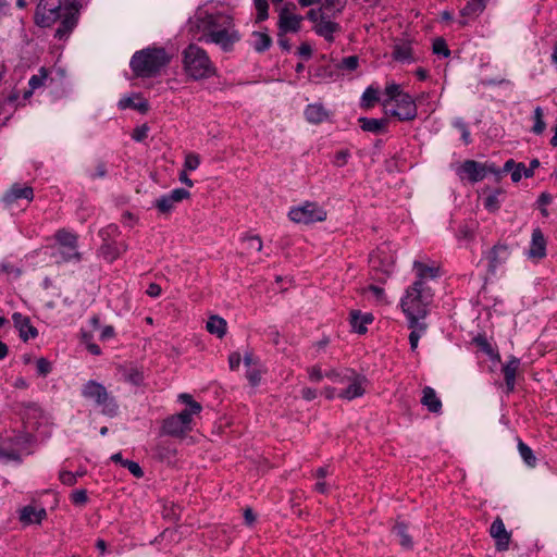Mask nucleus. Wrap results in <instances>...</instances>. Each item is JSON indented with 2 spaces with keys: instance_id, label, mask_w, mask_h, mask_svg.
<instances>
[{
  "instance_id": "30",
  "label": "nucleus",
  "mask_w": 557,
  "mask_h": 557,
  "mask_svg": "<svg viewBox=\"0 0 557 557\" xmlns=\"http://www.w3.org/2000/svg\"><path fill=\"white\" fill-rule=\"evenodd\" d=\"M372 321L373 315L371 313L362 314L360 311H351L350 313V324L352 329L359 334L366 333V325L372 323Z\"/></svg>"
},
{
  "instance_id": "29",
  "label": "nucleus",
  "mask_w": 557,
  "mask_h": 557,
  "mask_svg": "<svg viewBox=\"0 0 557 557\" xmlns=\"http://www.w3.org/2000/svg\"><path fill=\"white\" fill-rule=\"evenodd\" d=\"M119 108L122 110L132 108L140 113H146L149 110V103L147 100L143 99L140 96L136 95V97H125L119 101Z\"/></svg>"
},
{
  "instance_id": "48",
  "label": "nucleus",
  "mask_w": 557,
  "mask_h": 557,
  "mask_svg": "<svg viewBox=\"0 0 557 557\" xmlns=\"http://www.w3.org/2000/svg\"><path fill=\"white\" fill-rule=\"evenodd\" d=\"M433 53L437 55H443L444 58H448L450 55V50L447 47V44L444 38L438 37L433 41Z\"/></svg>"
},
{
  "instance_id": "3",
  "label": "nucleus",
  "mask_w": 557,
  "mask_h": 557,
  "mask_svg": "<svg viewBox=\"0 0 557 557\" xmlns=\"http://www.w3.org/2000/svg\"><path fill=\"white\" fill-rule=\"evenodd\" d=\"M171 62V55L162 47H148L136 51L129 66L136 77L151 78L158 76Z\"/></svg>"
},
{
  "instance_id": "56",
  "label": "nucleus",
  "mask_w": 557,
  "mask_h": 557,
  "mask_svg": "<svg viewBox=\"0 0 557 557\" xmlns=\"http://www.w3.org/2000/svg\"><path fill=\"white\" fill-rule=\"evenodd\" d=\"M123 467L126 468L135 478H143L144 471L140 468V466L132 460H125L123 461Z\"/></svg>"
},
{
  "instance_id": "11",
  "label": "nucleus",
  "mask_w": 557,
  "mask_h": 557,
  "mask_svg": "<svg viewBox=\"0 0 557 557\" xmlns=\"http://www.w3.org/2000/svg\"><path fill=\"white\" fill-rule=\"evenodd\" d=\"M392 116L399 121H412L418 115V108L414 100L408 94L400 95L395 101V108L389 110Z\"/></svg>"
},
{
  "instance_id": "57",
  "label": "nucleus",
  "mask_w": 557,
  "mask_h": 557,
  "mask_svg": "<svg viewBox=\"0 0 557 557\" xmlns=\"http://www.w3.org/2000/svg\"><path fill=\"white\" fill-rule=\"evenodd\" d=\"M199 164H200V158L198 154L188 153L185 157L184 166L186 170L194 171L199 166Z\"/></svg>"
},
{
  "instance_id": "55",
  "label": "nucleus",
  "mask_w": 557,
  "mask_h": 557,
  "mask_svg": "<svg viewBox=\"0 0 557 557\" xmlns=\"http://www.w3.org/2000/svg\"><path fill=\"white\" fill-rule=\"evenodd\" d=\"M148 133L149 126L147 124H143L133 131L132 138L135 141L141 143L148 137Z\"/></svg>"
},
{
  "instance_id": "9",
  "label": "nucleus",
  "mask_w": 557,
  "mask_h": 557,
  "mask_svg": "<svg viewBox=\"0 0 557 557\" xmlns=\"http://www.w3.org/2000/svg\"><path fill=\"white\" fill-rule=\"evenodd\" d=\"M193 417L187 411H181L163 421L162 431L171 436L181 437L191 431Z\"/></svg>"
},
{
  "instance_id": "60",
  "label": "nucleus",
  "mask_w": 557,
  "mask_h": 557,
  "mask_svg": "<svg viewBox=\"0 0 557 557\" xmlns=\"http://www.w3.org/2000/svg\"><path fill=\"white\" fill-rule=\"evenodd\" d=\"M246 377L252 386H257L261 381V372L257 368L248 369Z\"/></svg>"
},
{
  "instance_id": "24",
  "label": "nucleus",
  "mask_w": 557,
  "mask_h": 557,
  "mask_svg": "<svg viewBox=\"0 0 557 557\" xmlns=\"http://www.w3.org/2000/svg\"><path fill=\"white\" fill-rule=\"evenodd\" d=\"M46 517L47 511L45 508H37L30 505L25 506L20 512V520L24 524H40Z\"/></svg>"
},
{
  "instance_id": "13",
  "label": "nucleus",
  "mask_w": 557,
  "mask_h": 557,
  "mask_svg": "<svg viewBox=\"0 0 557 557\" xmlns=\"http://www.w3.org/2000/svg\"><path fill=\"white\" fill-rule=\"evenodd\" d=\"M348 376L349 380H346L348 386L338 394V397L347 400L361 397L366 392L364 385L368 382L366 376L357 374L355 371L348 374Z\"/></svg>"
},
{
  "instance_id": "35",
  "label": "nucleus",
  "mask_w": 557,
  "mask_h": 557,
  "mask_svg": "<svg viewBox=\"0 0 557 557\" xmlns=\"http://www.w3.org/2000/svg\"><path fill=\"white\" fill-rule=\"evenodd\" d=\"M252 37V47L257 52H264L271 47L272 39L268 34L262 32H253Z\"/></svg>"
},
{
  "instance_id": "10",
  "label": "nucleus",
  "mask_w": 557,
  "mask_h": 557,
  "mask_svg": "<svg viewBox=\"0 0 557 557\" xmlns=\"http://www.w3.org/2000/svg\"><path fill=\"white\" fill-rule=\"evenodd\" d=\"M296 9V5L292 2L286 3L278 13V32L281 34L287 33H297L300 30L301 22L304 16L294 14L293 10Z\"/></svg>"
},
{
  "instance_id": "39",
  "label": "nucleus",
  "mask_w": 557,
  "mask_h": 557,
  "mask_svg": "<svg viewBox=\"0 0 557 557\" xmlns=\"http://www.w3.org/2000/svg\"><path fill=\"white\" fill-rule=\"evenodd\" d=\"M178 399L188 406V408L183 411H187L191 417L198 414L202 409L201 405L195 401L189 394H180Z\"/></svg>"
},
{
  "instance_id": "12",
  "label": "nucleus",
  "mask_w": 557,
  "mask_h": 557,
  "mask_svg": "<svg viewBox=\"0 0 557 557\" xmlns=\"http://www.w3.org/2000/svg\"><path fill=\"white\" fill-rule=\"evenodd\" d=\"M190 197V193L185 188H175L170 194L156 199L154 207L162 214L170 213L176 203Z\"/></svg>"
},
{
  "instance_id": "38",
  "label": "nucleus",
  "mask_w": 557,
  "mask_h": 557,
  "mask_svg": "<svg viewBox=\"0 0 557 557\" xmlns=\"http://www.w3.org/2000/svg\"><path fill=\"white\" fill-rule=\"evenodd\" d=\"M518 450H519L521 458L528 466H530V467L535 466L536 458H535L532 449L525 443H523L521 440H519V442H518Z\"/></svg>"
},
{
  "instance_id": "42",
  "label": "nucleus",
  "mask_w": 557,
  "mask_h": 557,
  "mask_svg": "<svg viewBox=\"0 0 557 557\" xmlns=\"http://www.w3.org/2000/svg\"><path fill=\"white\" fill-rule=\"evenodd\" d=\"M124 380L133 385H140L144 381L143 372L135 367H132L124 371Z\"/></svg>"
},
{
  "instance_id": "8",
  "label": "nucleus",
  "mask_w": 557,
  "mask_h": 557,
  "mask_svg": "<svg viewBox=\"0 0 557 557\" xmlns=\"http://www.w3.org/2000/svg\"><path fill=\"white\" fill-rule=\"evenodd\" d=\"M288 216L296 223L310 224L324 221L326 212L314 202H306L302 206L292 208Z\"/></svg>"
},
{
  "instance_id": "5",
  "label": "nucleus",
  "mask_w": 557,
  "mask_h": 557,
  "mask_svg": "<svg viewBox=\"0 0 557 557\" xmlns=\"http://www.w3.org/2000/svg\"><path fill=\"white\" fill-rule=\"evenodd\" d=\"M183 66L186 74L194 79H202L215 74V67L207 51L190 44L183 51Z\"/></svg>"
},
{
  "instance_id": "41",
  "label": "nucleus",
  "mask_w": 557,
  "mask_h": 557,
  "mask_svg": "<svg viewBox=\"0 0 557 557\" xmlns=\"http://www.w3.org/2000/svg\"><path fill=\"white\" fill-rule=\"evenodd\" d=\"M543 109L541 107H536L533 113L534 125L532 127V132L536 135L542 134L546 128V124L543 120Z\"/></svg>"
},
{
  "instance_id": "7",
  "label": "nucleus",
  "mask_w": 557,
  "mask_h": 557,
  "mask_svg": "<svg viewBox=\"0 0 557 557\" xmlns=\"http://www.w3.org/2000/svg\"><path fill=\"white\" fill-rule=\"evenodd\" d=\"M55 239L59 244L58 253L61 262H79L82 253L77 250V235L61 228L55 233Z\"/></svg>"
},
{
  "instance_id": "15",
  "label": "nucleus",
  "mask_w": 557,
  "mask_h": 557,
  "mask_svg": "<svg viewBox=\"0 0 557 557\" xmlns=\"http://www.w3.org/2000/svg\"><path fill=\"white\" fill-rule=\"evenodd\" d=\"M488 166L474 160H466L460 166V173L465 174L471 183H476L490 173Z\"/></svg>"
},
{
  "instance_id": "33",
  "label": "nucleus",
  "mask_w": 557,
  "mask_h": 557,
  "mask_svg": "<svg viewBox=\"0 0 557 557\" xmlns=\"http://www.w3.org/2000/svg\"><path fill=\"white\" fill-rule=\"evenodd\" d=\"M226 321L218 315H212L209 318L207 322V331L210 334L216 335L219 338H222L226 334Z\"/></svg>"
},
{
  "instance_id": "47",
  "label": "nucleus",
  "mask_w": 557,
  "mask_h": 557,
  "mask_svg": "<svg viewBox=\"0 0 557 557\" xmlns=\"http://www.w3.org/2000/svg\"><path fill=\"white\" fill-rule=\"evenodd\" d=\"M385 94L388 96V100L383 101V106L386 108L391 101H396L397 98H400V95H404L400 90V86L397 84L387 85L385 88Z\"/></svg>"
},
{
  "instance_id": "46",
  "label": "nucleus",
  "mask_w": 557,
  "mask_h": 557,
  "mask_svg": "<svg viewBox=\"0 0 557 557\" xmlns=\"http://www.w3.org/2000/svg\"><path fill=\"white\" fill-rule=\"evenodd\" d=\"M502 195V190H495L493 194L488 195L484 200V207L492 212L498 210L500 206L499 196Z\"/></svg>"
},
{
  "instance_id": "59",
  "label": "nucleus",
  "mask_w": 557,
  "mask_h": 557,
  "mask_svg": "<svg viewBox=\"0 0 557 557\" xmlns=\"http://www.w3.org/2000/svg\"><path fill=\"white\" fill-rule=\"evenodd\" d=\"M36 368L38 374L41 376H46L47 374H49L52 369L51 363L45 358H40L37 360Z\"/></svg>"
},
{
  "instance_id": "36",
  "label": "nucleus",
  "mask_w": 557,
  "mask_h": 557,
  "mask_svg": "<svg viewBox=\"0 0 557 557\" xmlns=\"http://www.w3.org/2000/svg\"><path fill=\"white\" fill-rule=\"evenodd\" d=\"M413 269L417 272V280L416 281H423L425 277H436L438 269L434 267H428L423 264L420 261L413 262Z\"/></svg>"
},
{
  "instance_id": "28",
  "label": "nucleus",
  "mask_w": 557,
  "mask_h": 557,
  "mask_svg": "<svg viewBox=\"0 0 557 557\" xmlns=\"http://www.w3.org/2000/svg\"><path fill=\"white\" fill-rule=\"evenodd\" d=\"M127 246L124 243H104L101 246V253L106 260L109 262H113L116 260L123 252H125Z\"/></svg>"
},
{
  "instance_id": "52",
  "label": "nucleus",
  "mask_w": 557,
  "mask_h": 557,
  "mask_svg": "<svg viewBox=\"0 0 557 557\" xmlns=\"http://www.w3.org/2000/svg\"><path fill=\"white\" fill-rule=\"evenodd\" d=\"M359 59L357 55H349L343 58L341 63L338 64L339 69H345L348 71H355L358 67Z\"/></svg>"
},
{
  "instance_id": "14",
  "label": "nucleus",
  "mask_w": 557,
  "mask_h": 557,
  "mask_svg": "<svg viewBox=\"0 0 557 557\" xmlns=\"http://www.w3.org/2000/svg\"><path fill=\"white\" fill-rule=\"evenodd\" d=\"M490 534L496 542L499 552L507 550L510 543V533L506 530L502 518L497 517L491 524Z\"/></svg>"
},
{
  "instance_id": "23",
  "label": "nucleus",
  "mask_w": 557,
  "mask_h": 557,
  "mask_svg": "<svg viewBox=\"0 0 557 557\" xmlns=\"http://www.w3.org/2000/svg\"><path fill=\"white\" fill-rule=\"evenodd\" d=\"M392 534L397 539L399 545L406 549L411 550L413 548V540L409 533V527L403 521H397L392 528Z\"/></svg>"
},
{
  "instance_id": "31",
  "label": "nucleus",
  "mask_w": 557,
  "mask_h": 557,
  "mask_svg": "<svg viewBox=\"0 0 557 557\" xmlns=\"http://www.w3.org/2000/svg\"><path fill=\"white\" fill-rule=\"evenodd\" d=\"M48 77V70L46 67H40L38 74L33 75L28 81L29 89L25 90L23 94V98L29 99L34 91L44 86L46 79Z\"/></svg>"
},
{
  "instance_id": "16",
  "label": "nucleus",
  "mask_w": 557,
  "mask_h": 557,
  "mask_svg": "<svg viewBox=\"0 0 557 557\" xmlns=\"http://www.w3.org/2000/svg\"><path fill=\"white\" fill-rule=\"evenodd\" d=\"M14 326L18 331L20 337L27 342L30 338L38 336L37 329L30 323V319L20 312H14L12 315Z\"/></svg>"
},
{
  "instance_id": "62",
  "label": "nucleus",
  "mask_w": 557,
  "mask_h": 557,
  "mask_svg": "<svg viewBox=\"0 0 557 557\" xmlns=\"http://www.w3.org/2000/svg\"><path fill=\"white\" fill-rule=\"evenodd\" d=\"M349 151L348 150H339L335 153L334 157V164L338 168H342L346 165L348 158H349Z\"/></svg>"
},
{
  "instance_id": "1",
  "label": "nucleus",
  "mask_w": 557,
  "mask_h": 557,
  "mask_svg": "<svg viewBox=\"0 0 557 557\" xmlns=\"http://www.w3.org/2000/svg\"><path fill=\"white\" fill-rule=\"evenodd\" d=\"M188 32L198 41L214 44L223 51H232L240 40L233 16L222 12H209L199 8L188 20Z\"/></svg>"
},
{
  "instance_id": "34",
  "label": "nucleus",
  "mask_w": 557,
  "mask_h": 557,
  "mask_svg": "<svg viewBox=\"0 0 557 557\" xmlns=\"http://www.w3.org/2000/svg\"><path fill=\"white\" fill-rule=\"evenodd\" d=\"M321 7L330 15V17H336L343 12L347 4V0H320Z\"/></svg>"
},
{
  "instance_id": "21",
  "label": "nucleus",
  "mask_w": 557,
  "mask_h": 557,
  "mask_svg": "<svg viewBox=\"0 0 557 557\" xmlns=\"http://www.w3.org/2000/svg\"><path fill=\"white\" fill-rule=\"evenodd\" d=\"M519 367H520V359L515 356H510L508 362H506L502 368L507 393H511L515 389L516 375L519 370Z\"/></svg>"
},
{
  "instance_id": "53",
  "label": "nucleus",
  "mask_w": 557,
  "mask_h": 557,
  "mask_svg": "<svg viewBox=\"0 0 557 557\" xmlns=\"http://www.w3.org/2000/svg\"><path fill=\"white\" fill-rule=\"evenodd\" d=\"M516 165H517V163L515 162V160L513 159H509V160H507L505 162V164H504L502 170H498L494 165H490L488 166V171H490V173H493V174H496V175H500L503 173H509V172L511 173Z\"/></svg>"
},
{
  "instance_id": "54",
  "label": "nucleus",
  "mask_w": 557,
  "mask_h": 557,
  "mask_svg": "<svg viewBox=\"0 0 557 557\" xmlns=\"http://www.w3.org/2000/svg\"><path fill=\"white\" fill-rule=\"evenodd\" d=\"M71 500L74 505L83 506L88 502L86 490H76L71 494Z\"/></svg>"
},
{
  "instance_id": "51",
  "label": "nucleus",
  "mask_w": 557,
  "mask_h": 557,
  "mask_svg": "<svg viewBox=\"0 0 557 557\" xmlns=\"http://www.w3.org/2000/svg\"><path fill=\"white\" fill-rule=\"evenodd\" d=\"M0 460L21 461V457L16 450L0 446Z\"/></svg>"
},
{
  "instance_id": "58",
  "label": "nucleus",
  "mask_w": 557,
  "mask_h": 557,
  "mask_svg": "<svg viewBox=\"0 0 557 557\" xmlns=\"http://www.w3.org/2000/svg\"><path fill=\"white\" fill-rule=\"evenodd\" d=\"M308 375H309V380L311 382L319 383L322 381L323 377H325V372L324 373L322 372L321 367L313 366L308 369Z\"/></svg>"
},
{
  "instance_id": "50",
  "label": "nucleus",
  "mask_w": 557,
  "mask_h": 557,
  "mask_svg": "<svg viewBox=\"0 0 557 557\" xmlns=\"http://www.w3.org/2000/svg\"><path fill=\"white\" fill-rule=\"evenodd\" d=\"M454 126L460 131L462 141L466 145H469L471 143V135L467 124L461 119H456L454 121Z\"/></svg>"
},
{
  "instance_id": "20",
  "label": "nucleus",
  "mask_w": 557,
  "mask_h": 557,
  "mask_svg": "<svg viewBox=\"0 0 557 557\" xmlns=\"http://www.w3.org/2000/svg\"><path fill=\"white\" fill-rule=\"evenodd\" d=\"M486 0H470L460 11V20L458 23L461 27L468 25L470 18L479 16L485 10Z\"/></svg>"
},
{
  "instance_id": "32",
  "label": "nucleus",
  "mask_w": 557,
  "mask_h": 557,
  "mask_svg": "<svg viewBox=\"0 0 557 557\" xmlns=\"http://www.w3.org/2000/svg\"><path fill=\"white\" fill-rule=\"evenodd\" d=\"M392 55L394 60L399 62H412L414 61L412 57V48L409 42H400L396 44L393 48Z\"/></svg>"
},
{
  "instance_id": "44",
  "label": "nucleus",
  "mask_w": 557,
  "mask_h": 557,
  "mask_svg": "<svg viewBox=\"0 0 557 557\" xmlns=\"http://www.w3.org/2000/svg\"><path fill=\"white\" fill-rule=\"evenodd\" d=\"M257 11V22L265 21L269 17V3L267 0H253Z\"/></svg>"
},
{
  "instance_id": "37",
  "label": "nucleus",
  "mask_w": 557,
  "mask_h": 557,
  "mask_svg": "<svg viewBox=\"0 0 557 557\" xmlns=\"http://www.w3.org/2000/svg\"><path fill=\"white\" fill-rule=\"evenodd\" d=\"M379 101V88L369 86L362 94L361 107L366 109L372 108Z\"/></svg>"
},
{
  "instance_id": "18",
  "label": "nucleus",
  "mask_w": 557,
  "mask_h": 557,
  "mask_svg": "<svg viewBox=\"0 0 557 557\" xmlns=\"http://www.w3.org/2000/svg\"><path fill=\"white\" fill-rule=\"evenodd\" d=\"M34 198V190L30 186H22L20 184H14L12 187L4 194L2 200L5 206L10 207L15 201L20 199H25L27 201H32Z\"/></svg>"
},
{
  "instance_id": "49",
  "label": "nucleus",
  "mask_w": 557,
  "mask_h": 557,
  "mask_svg": "<svg viewBox=\"0 0 557 557\" xmlns=\"http://www.w3.org/2000/svg\"><path fill=\"white\" fill-rule=\"evenodd\" d=\"M323 17H330V15L326 14L322 7L318 9H310L306 13V18L312 22L314 25H317V23H319Z\"/></svg>"
},
{
  "instance_id": "27",
  "label": "nucleus",
  "mask_w": 557,
  "mask_h": 557,
  "mask_svg": "<svg viewBox=\"0 0 557 557\" xmlns=\"http://www.w3.org/2000/svg\"><path fill=\"white\" fill-rule=\"evenodd\" d=\"M421 404L425 406L430 412L440 413L442 411V401L437 397L434 388L430 386L423 388Z\"/></svg>"
},
{
  "instance_id": "45",
  "label": "nucleus",
  "mask_w": 557,
  "mask_h": 557,
  "mask_svg": "<svg viewBox=\"0 0 557 557\" xmlns=\"http://www.w3.org/2000/svg\"><path fill=\"white\" fill-rule=\"evenodd\" d=\"M412 331L409 334V343L411 350H416L418 347L419 339L421 337V333H423L426 329L424 323H419L416 327H411Z\"/></svg>"
},
{
  "instance_id": "22",
  "label": "nucleus",
  "mask_w": 557,
  "mask_h": 557,
  "mask_svg": "<svg viewBox=\"0 0 557 557\" xmlns=\"http://www.w3.org/2000/svg\"><path fill=\"white\" fill-rule=\"evenodd\" d=\"M546 256V240L540 228L532 232L531 245L528 250V257L531 259H542Z\"/></svg>"
},
{
  "instance_id": "17",
  "label": "nucleus",
  "mask_w": 557,
  "mask_h": 557,
  "mask_svg": "<svg viewBox=\"0 0 557 557\" xmlns=\"http://www.w3.org/2000/svg\"><path fill=\"white\" fill-rule=\"evenodd\" d=\"M510 257V248L506 244L495 245L488 252V271L494 273L496 269L504 264Z\"/></svg>"
},
{
  "instance_id": "19",
  "label": "nucleus",
  "mask_w": 557,
  "mask_h": 557,
  "mask_svg": "<svg viewBox=\"0 0 557 557\" xmlns=\"http://www.w3.org/2000/svg\"><path fill=\"white\" fill-rule=\"evenodd\" d=\"M314 33L326 41H334V34L339 33L342 27L338 23L331 21V17H323L317 25H313Z\"/></svg>"
},
{
  "instance_id": "2",
  "label": "nucleus",
  "mask_w": 557,
  "mask_h": 557,
  "mask_svg": "<svg viewBox=\"0 0 557 557\" xmlns=\"http://www.w3.org/2000/svg\"><path fill=\"white\" fill-rule=\"evenodd\" d=\"M81 4L76 0H39L35 12V24L39 27H50L60 22L54 38L67 39L77 25Z\"/></svg>"
},
{
  "instance_id": "25",
  "label": "nucleus",
  "mask_w": 557,
  "mask_h": 557,
  "mask_svg": "<svg viewBox=\"0 0 557 557\" xmlns=\"http://www.w3.org/2000/svg\"><path fill=\"white\" fill-rule=\"evenodd\" d=\"M358 123L363 132L381 134L386 132L388 121L386 119L359 117Z\"/></svg>"
},
{
  "instance_id": "4",
  "label": "nucleus",
  "mask_w": 557,
  "mask_h": 557,
  "mask_svg": "<svg viewBox=\"0 0 557 557\" xmlns=\"http://www.w3.org/2000/svg\"><path fill=\"white\" fill-rule=\"evenodd\" d=\"M432 299L433 293L423 281H414L406 289L400 305L407 315L409 327H416L418 320L426 315V307L432 302Z\"/></svg>"
},
{
  "instance_id": "64",
  "label": "nucleus",
  "mask_w": 557,
  "mask_h": 557,
  "mask_svg": "<svg viewBox=\"0 0 557 557\" xmlns=\"http://www.w3.org/2000/svg\"><path fill=\"white\" fill-rule=\"evenodd\" d=\"M246 242L248 244L249 249H255L256 251H261L262 240L258 235L246 237Z\"/></svg>"
},
{
  "instance_id": "40",
  "label": "nucleus",
  "mask_w": 557,
  "mask_h": 557,
  "mask_svg": "<svg viewBox=\"0 0 557 557\" xmlns=\"http://www.w3.org/2000/svg\"><path fill=\"white\" fill-rule=\"evenodd\" d=\"M474 343L476 346L484 351L487 356H490L492 359L500 360V356L498 352H495L492 345L487 342V339L484 336H478L474 338Z\"/></svg>"
},
{
  "instance_id": "43",
  "label": "nucleus",
  "mask_w": 557,
  "mask_h": 557,
  "mask_svg": "<svg viewBox=\"0 0 557 557\" xmlns=\"http://www.w3.org/2000/svg\"><path fill=\"white\" fill-rule=\"evenodd\" d=\"M352 372H354V370H350V369H345L342 372L333 369V370L325 372V377L332 380L335 383L346 384V380H349L348 374H350Z\"/></svg>"
},
{
  "instance_id": "26",
  "label": "nucleus",
  "mask_w": 557,
  "mask_h": 557,
  "mask_svg": "<svg viewBox=\"0 0 557 557\" xmlns=\"http://www.w3.org/2000/svg\"><path fill=\"white\" fill-rule=\"evenodd\" d=\"M306 120L311 124H320L327 120L329 112L321 103L308 104L305 110Z\"/></svg>"
},
{
  "instance_id": "63",
  "label": "nucleus",
  "mask_w": 557,
  "mask_h": 557,
  "mask_svg": "<svg viewBox=\"0 0 557 557\" xmlns=\"http://www.w3.org/2000/svg\"><path fill=\"white\" fill-rule=\"evenodd\" d=\"M107 175V165L103 161H99L96 165V171L89 174L91 180L102 178Z\"/></svg>"
},
{
  "instance_id": "6",
  "label": "nucleus",
  "mask_w": 557,
  "mask_h": 557,
  "mask_svg": "<svg viewBox=\"0 0 557 557\" xmlns=\"http://www.w3.org/2000/svg\"><path fill=\"white\" fill-rule=\"evenodd\" d=\"M82 396L91 400L101 413L108 417H115L119 412V405L113 395L99 382L89 380L82 388Z\"/></svg>"
},
{
  "instance_id": "61",
  "label": "nucleus",
  "mask_w": 557,
  "mask_h": 557,
  "mask_svg": "<svg viewBox=\"0 0 557 557\" xmlns=\"http://www.w3.org/2000/svg\"><path fill=\"white\" fill-rule=\"evenodd\" d=\"M59 478L60 481L67 486H72L77 482L76 474L71 471H61Z\"/></svg>"
}]
</instances>
